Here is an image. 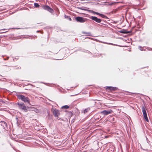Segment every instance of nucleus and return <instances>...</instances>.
<instances>
[{
	"label": "nucleus",
	"instance_id": "nucleus-12",
	"mask_svg": "<svg viewBox=\"0 0 152 152\" xmlns=\"http://www.w3.org/2000/svg\"><path fill=\"white\" fill-rule=\"evenodd\" d=\"M69 108V106L67 105H65L61 107L62 109H67Z\"/></svg>",
	"mask_w": 152,
	"mask_h": 152
},
{
	"label": "nucleus",
	"instance_id": "nucleus-3",
	"mask_svg": "<svg viewBox=\"0 0 152 152\" xmlns=\"http://www.w3.org/2000/svg\"><path fill=\"white\" fill-rule=\"evenodd\" d=\"M142 112L144 119H145V121L147 122H148L149 120L147 117V113L145 110V109L144 106H143L142 107Z\"/></svg>",
	"mask_w": 152,
	"mask_h": 152
},
{
	"label": "nucleus",
	"instance_id": "nucleus-26",
	"mask_svg": "<svg viewBox=\"0 0 152 152\" xmlns=\"http://www.w3.org/2000/svg\"><path fill=\"white\" fill-rule=\"evenodd\" d=\"M16 119L18 120V118H16Z\"/></svg>",
	"mask_w": 152,
	"mask_h": 152
},
{
	"label": "nucleus",
	"instance_id": "nucleus-10",
	"mask_svg": "<svg viewBox=\"0 0 152 152\" xmlns=\"http://www.w3.org/2000/svg\"><path fill=\"white\" fill-rule=\"evenodd\" d=\"M0 124L4 128H5V127H6L7 125L6 122L4 121H1L0 122Z\"/></svg>",
	"mask_w": 152,
	"mask_h": 152
},
{
	"label": "nucleus",
	"instance_id": "nucleus-17",
	"mask_svg": "<svg viewBox=\"0 0 152 152\" xmlns=\"http://www.w3.org/2000/svg\"><path fill=\"white\" fill-rule=\"evenodd\" d=\"M34 5L35 7H37V8L39 7V5L37 3H35L34 4Z\"/></svg>",
	"mask_w": 152,
	"mask_h": 152
},
{
	"label": "nucleus",
	"instance_id": "nucleus-21",
	"mask_svg": "<svg viewBox=\"0 0 152 152\" xmlns=\"http://www.w3.org/2000/svg\"><path fill=\"white\" fill-rule=\"evenodd\" d=\"M141 48H142L141 46H139V49H140V50H142V49H141Z\"/></svg>",
	"mask_w": 152,
	"mask_h": 152
},
{
	"label": "nucleus",
	"instance_id": "nucleus-28",
	"mask_svg": "<svg viewBox=\"0 0 152 152\" xmlns=\"http://www.w3.org/2000/svg\"><path fill=\"white\" fill-rule=\"evenodd\" d=\"M0 76H2V75H0Z\"/></svg>",
	"mask_w": 152,
	"mask_h": 152
},
{
	"label": "nucleus",
	"instance_id": "nucleus-24",
	"mask_svg": "<svg viewBox=\"0 0 152 152\" xmlns=\"http://www.w3.org/2000/svg\"><path fill=\"white\" fill-rule=\"evenodd\" d=\"M19 68H20H20H19V67H16V68H15V69H19Z\"/></svg>",
	"mask_w": 152,
	"mask_h": 152
},
{
	"label": "nucleus",
	"instance_id": "nucleus-9",
	"mask_svg": "<svg viewBox=\"0 0 152 152\" xmlns=\"http://www.w3.org/2000/svg\"><path fill=\"white\" fill-rule=\"evenodd\" d=\"M106 89L109 90L110 91H114L116 90L117 88L116 87H111V86H106L105 87Z\"/></svg>",
	"mask_w": 152,
	"mask_h": 152
},
{
	"label": "nucleus",
	"instance_id": "nucleus-18",
	"mask_svg": "<svg viewBox=\"0 0 152 152\" xmlns=\"http://www.w3.org/2000/svg\"><path fill=\"white\" fill-rule=\"evenodd\" d=\"M87 10L89 12H90L91 13L94 14V11L93 10Z\"/></svg>",
	"mask_w": 152,
	"mask_h": 152
},
{
	"label": "nucleus",
	"instance_id": "nucleus-14",
	"mask_svg": "<svg viewBox=\"0 0 152 152\" xmlns=\"http://www.w3.org/2000/svg\"><path fill=\"white\" fill-rule=\"evenodd\" d=\"M90 108H89L85 109L83 110V113L85 114L88 112Z\"/></svg>",
	"mask_w": 152,
	"mask_h": 152
},
{
	"label": "nucleus",
	"instance_id": "nucleus-8",
	"mask_svg": "<svg viewBox=\"0 0 152 152\" xmlns=\"http://www.w3.org/2000/svg\"><path fill=\"white\" fill-rule=\"evenodd\" d=\"M53 113L56 117H58L60 115L59 111L56 109H53Z\"/></svg>",
	"mask_w": 152,
	"mask_h": 152
},
{
	"label": "nucleus",
	"instance_id": "nucleus-25",
	"mask_svg": "<svg viewBox=\"0 0 152 152\" xmlns=\"http://www.w3.org/2000/svg\"><path fill=\"white\" fill-rule=\"evenodd\" d=\"M150 50H152V48H151L150 49Z\"/></svg>",
	"mask_w": 152,
	"mask_h": 152
},
{
	"label": "nucleus",
	"instance_id": "nucleus-1",
	"mask_svg": "<svg viewBox=\"0 0 152 152\" xmlns=\"http://www.w3.org/2000/svg\"><path fill=\"white\" fill-rule=\"evenodd\" d=\"M17 97L19 99L21 100L24 102H27L28 104L30 103V101L28 97L22 95H18Z\"/></svg>",
	"mask_w": 152,
	"mask_h": 152
},
{
	"label": "nucleus",
	"instance_id": "nucleus-23",
	"mask_svg": "<svg viewBox=\"0 0 152 152\" xmlns=\"http://www.w3.org/2000/svg\"><path fill=\"white\" fill-rule=\"evenodd\" d=\"M9 57H7V58H4V60H7L8 59Z\"/></svg>",
	"mask_w": 152,
	"mask_h": 152
},
{
	"label": "nucleus",
	"instance_id": "nucleus-5",
	"mask_svg": "<svg viewBox=\"0 0 152 152\" xmlns=\"http://www.w3.org/2000/svg\"><path fill=\"white\" fill-rule=\"evenodd\" d=\"M113 111L111 110H104L101 112L100 113L104 115H106L109 114H111Z\"/></svg>",
	"mask_w": 152,
	"mask_h": 152
},
{
	"label": "nucleus",
	"instance_id": "nucleus-6",
	"mask_svg": "<svg viewBox=\"0 0 152 152\" xmlns=\"http://www.w3.org/2000/svg\"><path fill=\"white\" fill-rule=\"evenodd\" d=\"M89 18L98 23H100L102 20L101 19L98 18L96 16H90Z\"/></svg>",
	"mask_w": 152,
	"mask_h": 152
},
{
	"label": "nucleus",
	"instance_id": "nucleus-30",
	"mask_svg": "<svg viewBox=\"0 0 152 152\" xmlns=\"http://www.w3.org/2000/svg\"><path fill=\"white\" fill-rule=\"evenodd\" d=\"M0 76H2V75H0Z\"/></svg>",
	"mask_w": 152,
	"mask_h": 152
},
{
	"label": "nucleus",
	"instance_id": "nucleus-29",
	"mask_svg": "<svg viewBox=\"0 0 152 152\" xmlns=\"http://www.w3.org/2000/svg\"><path fill=\"white\" fill-rule=\"evenodd\" d=\"M0 76H2V75H0Z\"/></svg>",
	"mask_w": 152,
	"mask_h": 152
},
{
	"label": "nucleus",
	"instance_id": "nucleus-4",
	"mask_svg": "<svg viewBox=\"0 0 152 152\" xmlns=\"http://www.w3.org/2000/svg\"><path fill=\"white\" fill-rule=\"evenodd\" d=\"M75 20L77 22L84 23L86 21L87 19L81 17H77L75 18Z\"/></svg>",
	"mask_w": 152,
	"mask_h": 152
},
{
	"label": "nucleus",
	"instance_id": "nucleus-13",
	"mask_svg": "<svg viewBox=\"0 0 152 152\" xmlns=\"http://www.w3.org/2000/svg\"><path fill=\"white\" fill-rule=\"evenodd\" d=\"M64 17H65V18H66L67 19H69L70 21L72 20V19H71V18H70V16H67V15H65Z\"/></svg>",
	"mask_w": 152,
	"mask_h": 152
},
{
	"label": "nucleus",
	"instance_id": "nucleus-16",
	"mask_svg": "<svg viewBox=\"0 0 152 152\" xmlns=\"http://www.w3.org/2000/svg\"><path fill=\"white\" fill-rule=\"evenodd\" d=\"M100 16L103 18H107V17L106 15H104L103 14H101L100 15Z\"/></svg>",
	"mask_w": 152,
	"mask_h": 152
},
{
	"label": "nucleus",
	"instance_id": "nucleus-2",
	"mask_svg": "<svg viewBox=\"0 0 152 152\" xmlns=\"http://www.w3.org/2000/svg\"><path fill=\"white\" fill-rule=\"evenodd\" d=\"M17 104L18 105L19 108L21 110L26 112L28 110L26 108V106L23 103L18 102Z\"/></svg>",
	"mask_w": 152,
	"mask_h": 152
},
{
	"label": "nucleus",
	"instance_id": "nucleus-20",
	"mask_svg": "<svg viewBox=\"0 0 152 152\" xmlns=\"http://www.w3.org/2000/svg\"><path fill=\"white\" fill-rule=\"evenodd\" d=\"M77 8L78 9H81L82 10H86L84 9H83V8H80V7H77Z\"/></svg>",
	"mask_w": 152,
	"mask_h": 152
},
{
	"label": "nucleus",
	"instance_id": "nucleus-27",
	"mask_svg": "<svg viewBox=\"0 0 152 152\" xmlns=\"http://www.w3.org/2000/svg\"><path fill=\"white\" fill-rule=\"evenodd\" d=\"M39 31H37V32H38Z\"/></svg>",
	"mask_w": 152,
	"mask_h": 152
},
{
	"label": "nucleus",
	"instance_id": "nucleus-22",
	"mask_svg": "<svg viewBox=\"0 0 152 152\" xmlns=\"http://www.w3.org/2000/svg\"><path fill=\"white\" fill-rule=\"evenodd\" d=\"M35 111L36 113H38L39 111V110L37 109H36L35 110Z\"/></svg>",
	"mask_w": 152,
	"mask_h": 152
},
{
	"label": "nucleus",
	"instance_id": "nucleus-19",
	"mask_svg": "<svg viewBox=\"0 0 152 152\" xmlns=\"http://www.w3.org/2000/svg\"><path fill=\"white\" fill-rule=\"evenodd\" d=\"M94 14H96V15H99V16H100V15L101 14H100V13H98V12H94Z\"/></svg>",
	"mask_w": 152,
	"mask_h": 152
},
{
	"label": "nucleus",
	"instance_id": "nucleus-11",
	"mask_svg": "<svg viewBox=\"0 0 152 152\" xmlns=\"http://www.w3.org/2000/svg\"><path fill=\"white\" fill-rule=\"evenodd\" d=\"M120 32L123 34H127L130 32V31H128L126 30H123L120 31Z\"/></svg>",
	"mask_w": 152,
	"mask_h": 152
},
{
	"label": "nucleus",
	"instance_id": "nucleus-7",
	"mask_svg": "<svg viewBox=\"0 0 152 152\" xmlns=\"http://www.w3.org/2000/svg\"><path fill=\"white\" fill-rule=\"evenodd\" d=\"M42 8L44 10H47L51 13H53V9L48 6L43 5L42 6Z\"/></svg>",
	"mask_w": 152,
	"mask_h": 152
},
{
	"label": "nucleus",
	"instance_id": "nucleus-15",
	"mask_svg": "<svg viewBox=\"0 0 152 152\" xmlns=\"http://www.w3.org/2000/svg\"><path fill=\"white\" fill-rule=\"evenodd\" d=\"M83 33L86 34L87 36H91V34L90 32H84Z\"/></svg>",
	"mask_w": 152,
	"mask_h": 152
}]
</instances>
